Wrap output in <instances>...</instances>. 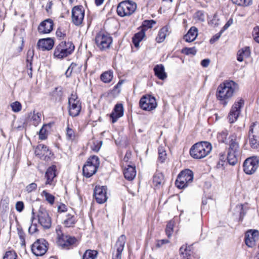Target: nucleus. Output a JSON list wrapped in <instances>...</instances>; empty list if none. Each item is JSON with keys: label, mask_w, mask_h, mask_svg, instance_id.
<instances>
[{"label": "nucleus", "mask_w": 259, "mask_h": 259, "mask_svg": "<svg viewBox=\"0 0 259 259\" xmlns=\"http://www.w3.org/2000/svg\"><path fill=\"white\" fill-rule=\"evenodd\" d=\"M259 232L257 230H250L245 234V243L249 247H253L255 245L258 239Z\"/></svg>", "instance_id": "15"}, {"label": "nucleus", "mask_w": 259, "mask_h": 259, "mask_svg": "<svg viewBox=\"0 0 259 259\" xmlns=\"http://www.w3.org/2000/svg\"><path fill=\"white\" fill-rule=\"evenodd\" d=\"M58 211L59 212H64L67 211V207L64 204H61L58 206Z\"/></svg>", "instance_id": "64"}, {"label": "nucleus", "mask_w": 259, "mask_h": 259, "mask_svg": "<svg viewBox=\"0 0 259 259\" xmlns=\"http://www.w3.org/2000/svg\"><path fill=\"white\" fill-rule=\"evenodd\" d=\"M193 180V172L190 169H185L182 171L178 175L176 181V185L179 189H183L187 187Z\"/></svg>", "instance_id": "6"}, {"label": "nucleus", "mask_w": 259, "mask_h": 259, "mask_svg": "<svg viewBox=\"0 0 259 259\" xmlns=\"http://www.w3.org/2000/svg\"><path fill=\"white\" fill-rule=\"evenodd\" d=\"M248 135H254L259 137V123L255 122L251 124Z\"/></svg>", "instance_id": "36"}, {"label": "nucleus", "mask_w": 259, "mask_h": 259, "mask_svg": "<svg viewBox=\"0 0 259 259\" xmlns=\"http://www.w3.org/2000/svg\"><path fill=\"white\" fill-rule=\"evenodd\" d=\"M56 232L57 235L58 240L61 238L62 236H64L62 234L61 228L60 226H57L56 228Z\"/></svg>", "instance_id": "63"}, {"label": "nucleus", "mask_w": 259, "mask_h": 259, "mask_svg": "<svg viewBox=\"0 0 259 259\" xmlns=\"http://www.w3.org/2000/svg\"><path fill=\"white\" fill-rule=\"evenodd\" d=\"M198 35V30L195 27H192L187 33L184 36V39L187 42L194 41Z\"/></svg>", "instance_id": "26"}, {"label": "nucleus", "mask_w": 259, "mask_h": 259, "mask_svg": "<svg viewBox=\"0 0 259 259\" xmlns=\"http://www.w3.org/2000/svg\"><path fill=\"white\" fill-rule=\"evenodd\" d=\"M158 160L161 162H163L166 158V153L164 147L160 146L158 147Z\"/></svg>", "instance_id": "43"}, {"label": "nucleus", "mask_w": 259, "mask_h": 259, "mask_svg": "<svg viewBox=\"0 0 259 259\" xmlns=\"http://www.w3.org/2000/svg\"><path fill=\"white\" fill-rule=\"evenodd\" d=\"M48 150L47 146L43 144H39L35 150V154L36 156L41 157L45 155V152L48 151Z\"/></svg>", "instance_id": "39"}, {"label": "nucleus", "mask_w": 259, "mask_h": 259, "mask_svg": "<svg viewBox=\"0 0 259 259\" xmlns=\"http://www.w3.org/2000/svg\"><path fill=\"white\" fill-rule=\"evenodd\" d=\"M229 132L226 129L223 130V131L219 132L217 135V139L219 142L222 143H227V137L228 136Z\"/></svg>", "instance_id": "37"}, {"label": "nucleus", "mask_w": 259, "mask_h": 259, "mask_svg": "<svg viewBox=\"0 0 259 259\" xmlns=\"http://www.w3.org/2000/svg\"><path fill=\"white\" fill-rule=\"evenodd\" d=\"M18 234L21 241V243L24 244L25 243V233L23 230L21 228H18Z\"/></svg>", "instance_id": "59"}, {"label": "nucleus", "mask_w": 259, "mask_h": 259, "mask_svg": "<svg viewBox=\"0 0 259 259\" xmlns=\"http://www.w3.org/2000/svg\"><path fill=\"white\" fill-rule=\"evenodd\" d=\"M156 24V21L153 20H146L143 22L141 26V30H144V32L148 29L151 28Z\"/></svg>", "instance_id": "41"}, {"label": "nucleus", "mask_w": 259, "mask_h": 259, "mask_svg": "<svg viewBox=\"0 0 259 259\" xmlns=\"http://www.w3.org/2000/svg\"><path fill=\"white\" fill-rule=\"evenodd\" d=\"M66 139L68 141H72L75 139V135L74 131L68 126L66 128Z\"/></svg>", "instance_id": "46"}, {"label": "nucleus", "mask_w": 259, "mask_h": 259, "mask_svg": "<svg viewBox=\"0 0 259 259\" xmlns=\"http://www.w3.org/2000/svg\"><path fill=\"white\" fill-rule=\"evenodd\" d=\"M98 252L95 250H87L84 253L82 259H97Z\"/></svg>", "instance_id": "38"}, {"label": "nucleus", "mask_w": 259, "mask_h": 259, "mask_svg": "<svg viewBox=\"0 0 259 259\" xmlns=\"http://www.w3.org/2000/svg\"><path fill=\"white\" fill-rule=\"evenodd\" d=\"M62 45L63 44L58 45L56 47L54 53V56L55 58L61 59L70 55L71 49L65 50L62 48H63Z\"/></svg>", "instance_id": "22"}, {"label": "nucleus", "mask_w": 259, "mask_h": 259, "mask_svg": "<svg viewBox=\"0 0 259 259\" xmlns=\"http://www.w3.org/2000/svg\"><path fill=\"white\" fill-rule=\"evenodd\" d=\"M17 254L14 251H7L3 257V259H17Z\"/></svg>", "instance_id": "51"}, {"label": "nucleus", "mask_w": 259, "mask_h": 259, "mask_svg": "<svg viewBox=\"0 0 259 259\" xmlns=\"http://www.w3.org/2000/svg\"><path fill=\"white\" fill-rule=\"evenodd\" d=\"M145 36V32L144 30H140L138 32L136 33L132 38L133 44L136 47L139 46V43L142 40Z\"/></svg>", "instance_id": "30"}, {"label": "nucleus", "mask_w": 259, "mask_h": 259, "mask_svg": "<svg viewBox=\"0 0 259 259\" xmlns=\"http://www.w3.org/2000/svg\"><path fill=\"white\" fill-rule=\"evenodd\" d=\"M80 68V67H77L76 63H72L65 73L66 77H69L72 73L78 72Z\"/></svg>", "instance_id": "35"}, {"label": "nucleus", "mask_w": 259, "mask_h": 259, "mask_svg": "<svg viewBox=\"0 0 259 259\" xmlns=\"http://www.w3.org/2000/svg\"><path fill=\"white\" fill-rule=\"evenodd\" d=\"M174 222L170 221L166 225L165 228V233L168 238L171 236L174 232Z\"/></svg>", "instance_id": "44"}, {"label": "nucleus", "mask_w": 259, "mask_h": 259, "mask_svg": "<svg viewBox=\"0 0 259 259\" xmlns=\"http://www.w3.org/2000/svg\"><path fill=\"white\" fill-rule=\"evenodd\" d=\"M76 241L74 237L69 236H62V238L58 240V243L63 248H68L73 244Z\"/></svg>", "instance_id": "23"}, {"label": "nucleus", "mask_w": 259, "mask_h": 259, "mask_svg": "<svg viewBox=\"0 0 259 259\" xmlns=\"http://www.w3.org/2000/svg\"><path fill=\"white\" fill-rule=\"evenodd\" d=\"M169 242L168 239L158 240L156 241V246L158 248L162 247L164 244H167Z\"/></svg>", "instance_id": "60"}, {"label": "nucleus", "mask_w": 259, "mask_h": 259, "mask_svg": "<svg viewBox=\"0 0 259 259\" xmlns=\"http://www.w3.org/2000/svg\"><path fill=\"white\" fill-rule=\"evenodd\" d=\"M244 105V101L240 98L234 102L231 107L228 115V120L230 123H232L236 121L241 112V109Z\"/></svg>", "instance_id": "9"}, {"label": "nucleus", "mask_w": 259, "mask_h": 259, "mask_svg": "<svg viewBox=\"0 0 259 259\" xmlns=\"http://www.w3.org/2000/svg\"><path fill=\"white\" fill-rule=\"evenodd\" d=\"M112 41V38L110 34L101 32L98 33L95 38L96 44L101 51L109 49Z\"/></svg>", "instance_id": "8"}, {"label": "nucleus", "mask_w": 259, "mask_h": 259, "mask_svg": "<svg viewBox=\"0 0 259 259\" xmlns=\"http://www.w3.org/2000/svg\"><path fill=\"white\" fill-rule=\"evenodd\" d=\"M241 136H238L237 133H233L228 137V142L226 144L228 145L227 160L230 165H234L237 162L240 154L239 141Z\"/></svg>", "instance_id": "2"}, {"label": "nucleus", "mask_w": 259, "mask_h": 259, "mask_svg": "<svg viewBox=\"0 0 259 259\" xmlns=\"http://www.w3.org/2000/svg\"><path fill=\"white\" fill-rule=\"evenodd\" d=\"M38 231L37 225L32 224L28 229V232L30 234H33Z\"/></svg>", "instance_id": "61"}, {"label": "nucleus", "mask_w": 259, "mask_h": 259, "mask_svg": "<svg viewBox=\"0 0 259 259\" xmlns=\"http://www.w3.org/2000/svg\"><path fill=\"white\" fill-rule=\"evenodd\" d=\"M155 75L159 79L163 80L167 78V74L165 72L164 67L162 64L156 65L154 68Z\"/></svg>", "instance_id": "24"}, {"label": "nucleus", "mask_w": 259, "mask_h": 259, "mask_svg": "<svg viewBox=\"0 0 259 259\" xmlns=\"http://www.w3.org/2000/svg\"><path fill=\"white\" fill-rule=\"evenodd\" d=\"M107 189L106 186H96L94 189V196L98 203L102 204L107 201Z\"/></svg>", "instance_id": "16"}, {"label": "nucleus", "mask_w": 259, "mask_h": 259, "mask_svg": "<svg viewBox=\"0 0 259 259\" xmlns=\"http://www.w3.org/2000/svg\"><path fill=\"white\" fill-rule=\"evenodd\" d=\"M250 55V50L249 47H245L238 51L237 60L239 62H242L244 59L248 57Z\"/></svg>", "instance_id": "27"}, {"label": "nucleus", "mask_w": 259, "mask_h": 259, "mask_svg": "<svg viewBox=\"0 0 259 259\" xmlns=\"http://www.w3.org/2000/svg\"><path fill=\"white\" fill-rule=\"evenodd\" d=\"M29 117L30 119V121L32 124L34 126H37L40 122L41 120V113L39 112L35 113L34 111L33 113H30Z\"/></svg>", "instance_id": "33"}, {"label": "nucleus", "mask_w": 259, "mask_h": 259, "mask_svg": "<svg viewBox=\"0 0 259 259\" xmlns=\"http://www.w3.org/2000/svg\"><path fill=\"white\" fill-rule=\"evenodd\" d=\"M194 17L198 22H202L205 21V15L204 12L202 11H198L196 12Z\"/></svg>", "instance_id": "48"}, {"label": "nucleus", "mask_w": 259, "mask_h": 259, "mask_svg": "<svg viewBox=\"0 0 259 259\" xmlns=\"http://www.w3.org/2000/svg\"><path fill=\"white\" fill-rule=\"evenodd\" d=\"M236 208L240 211V219L242 220L246 213V209L244 208L243 204H240L236 206Z\"/></svg>", "instance_id": "57"}, {"label": "nucleus", "mask_w": 259, "mask_h": 259, "mask_svg": "<svg viewBox=\"0 0 259 259\" xmlns=\"http://www.w3.org/2000/svg\"><path fill=\"white\" fill-rule=\"evenodd\" d=\"M180 253L183 255V257L190 255V250H188L187 247L185 245L182 246L180 248Z\"/></svg>", "instance_id": "55"}, {"label": "nucleus", "mask_w": 259, "mask_h": 259, "mask_svg": "<svg viewBox=\"0 0 259 259\" xmlns=\"http://www.w3.org/2000/svg\"><path fill=\"white\" fill-rule=\"evenodd\" d=\"M72 22L76 26L80 25L84 17V10L82 6H74L72 9Z\"/></svg>", "instance_id": "13"}, {"label": "nucleus", "mask_w": 259, "mask_h": 259, "mask_svg": "<svg viewBox=\"0 0 259 259\" xmlns=\"http://www.w3.org/2000/svg\"><path fill=\"white\" fill-rule=\"evenodd\" d=\"M126 239L124 235L119 237L114 246L116 253L115 255L113 254L112 259H121V253L124 247Z\"/></svg>", "instance_id": "17"}, {"label": "nucleus", "mask_w": 259, "mask_h": 259, "mask_svg": "<svg viewBox=\"0 0 259 259\" xmlns=\"http://www.w3.org/2000/svg\"><path fill=\"white\" fill-rule=\"evenodd\" d=\"M164 182V176L161 172H156L153 178V183L154 186L157 188L160 187Z\"/></svg>", "instance_id": "29"}, {"label": "nucleus", "mask_w": 259, "mask_h": 259, "mask_svg": "<svg viewBox=\"0 0 259 259\" xmlns=\"http://www.w3.org/2000/svg\"><path fill=\"white\" fill-rule=\"evenodd\" d=\"M137 4L130 0H126L120 2L117 7V13L120 17L130 16L137 9Z\"/></svg>", "instance_id": "4"}, {"label": "nucleus", "mask_w": 259, "mask_h": 259, "mask_svg": "<svg viewBox=\"0 0 259 259\" xmlns=\"http://www.w3.org/2000/svg\"><path fill=\"white\" fill-rule=\"evenodd\" d=\"M123 174L126 180L128 181L133 180L136 175L135 167L130 165H127V167H125L123 170Z\"/></svg>", "instance_id": "25"}, {"label": "nucleus", "mask_w": 259, "mask_h": 259, "mask_svg": "<svg viewBox=\"0 0 259 259\" xmlns=\"http://www.w3.org/2000/svg\"><path fill=\"white\" fill-rule=\"evenodd\" d=\"M56 171L57 167L56 165H53L48 167L45 176V178L46 179V185L54 186L55 185L54 179L57 176Z\"/></svg>", "instance_id": "18"}, {"label": "nucleus", "mask_w": 259, "mask_h": 259, "mask_svg": "<svg viewBox=\"0 0 259 259\" xmlns=\"http://www.w3.org/2000/svg\"><path fill=\"white\" fill-rule=\"evenodd\" d=\"M139 104L140 107L146 111H151L157 107L155 98L150 95H145L142 96L140 100Z\"/></svg>", "instance_id": "10"}, {"label": "nucleus", "mask_w": 259, "mask_h": 259, "mask_svg": "<svg viewBox=\"0 0 259 259\" xmlns=\"http://www.w3.org/2000/svg\"><path fill=\"white\" fill-rule=\"evenodd\" d=\"M47 126L44 125L39 132V138L40 140H45L47 137Z\"/></svg>", "instance_id": "49"}, {"label": "nucleus", "mask_w": 259, "mask_h": 259, "mask_svg": "<svg viewBox=\"0 0 259 259\" xmlns=\"http://www.w3.org/2000/svg\"><path fill=\"white\" fill-rule=\"evenodd\" d=\"M223 32H224V30H221L219 33H218L216 34L215 35H214L210 39V43L213 44L214 42H215V41L218 40Z\"/></svg>", "instance_id": "62"}, {"label": "nucleus", "mask_w": 259, "mask_h": 259, "mask_svg": "<svg viewBox=\"0 0 259 259\" xmlns=\"http://www.w3.org/2000/svg\"><path fill=\"white\" fill-rule=\"evenodd\" d=\"M48 242L44 239H39L31 246V250L36 256L44 255L48 250Z\"/></svg>", "instance_id": "11"}, {"label": "nucleus", "mask_w": 259, "mask_h": 259, "mask_svg": "<svg viewBox=\"0 0 259 259\" xmlns=\"http://www.w3.org/2000/svg\"><path fill=\"white\" fill-rule=\"evenodd\" d=\"M123 112L124 109L122 104H116L110 116L112 119V122L115 123L118 118L121 117L123 115Z\"/></svg>", "instance_id": "20"}, {"label": "nucleus", "mask_w": 259, "mask_h": 259, "mask_svg": "<svg viewBox=\"0 0 259 259\" xmlns=\"http://www.w3.org/2000/svg\"><path fill=\"white\" fill-rule=\"evenodd\" d=\"M259 160L256 157H252L247 158L243 163L244 171L248 175L255 172L256 170Z\"/></svg>", "instance_id": "14"}, {"label": "nucleus", "mask_w": 259, "mask_h": 259, "mask_svg": "<svg viewBox=\"0 0 259 259\" xmlns=\"http://www.w3.org/2000/svg\"><path fill=\"white\" fill-rule=\"evenodd\" d=\"M68 113L72 117L78 116L81 109V103L76 94H72L68 98Z\"/></svg>", "instance_id": "7"}, {"label": "nucleus", "mask_w": 259, "mask_h": 259, "mask_svg": "<svg viewBox=\"0 0 259 259\" xmlns=\"http://www.w3.org/2000/svg\"><path fill=\"white\" fill-rule=\"evenodd\" d=\"M100 161L98 156L93 155L88 158L82 168L83 174L86 178H90L94 175L99 166Z\"/></svg>", "instance_id": "5"}, {"label": "nucleus", "mask_w": 259, "mask_h": 259, "mask_svg": "<svg viewBox=\"0 0 259 259\" xmlns=\"http://www.w3.org/2000/svg\"><path fill=\"white\" fill-rule=\"evenodd\" d=\"M197 52V50L195 47L185 48L183 50V53L187 55H195Z\"/></svg>", "instance_id": "53"}, {"label": "nucleus", "mask_w": 259, "mask_h": 259, "mask_svg": "<svg viewBox=\"0 0 259 259\" xmlns=\"http://www.w3.org/2000/svg\"><path fill=\"white\" fill-rule=\"evenodd\" d=\"M63 44V49L65 50L70 49V54L73 52L74 50V46L71 41H61L59 45Z\"/></svg>", "instance_id": "47"}, {"label": "nucleus", "mask_w": 259, "mask_h": 259, "mask_svg": "<svg viewBox=\"0 0 259 259\" xmlns=\"http://www.w3.org/2000/svg\"><path fill=\"white\" fill-rule=\"evenodd\" d=\"M212 150L211 144L208 142L195 144L190 150V155L195 159H201L208 155Z\"/></svg>", "instance_id": "3"}, {"label": "nucleus", "mask_w": 259, "mask_h": 259, "mask_svg": "<svg viewBox=\"0 0 259 259\" xmlns=\"http://www.w3.org/2000/svg\"><path fill=\"white\" fill-rule=\"evenodd\" d=\"M54 22L51 19H47L41 22L38 27V32L40 34L50 33L53 29Z\"/></svg>", "instance_id": "19"}, {"label": "nucleus", "mask_w": 259, "mask_h": 259, "mask_svg": "<svg viewBox=\"0 0 259 259\" xmlns=\"http://www.w3.org/2000/svg\"><path fill=\"white\" fill-rule=\"evenodd\" d=\"M63 91L62 88L58 87L55 88V90L52 92V96L55 98L56 101H60L62 99L63 96Z\"/></svg>", "instance_id": "42"}, {"label": "nucleus", "mask_w": 259, "mask_h": 259, "mask_svg": "<svg viewBox=\"0 0 259 259\" xmlns=\"http://www.w3.org/2000/svg\"><path fill=\"white\" fill-rule=\"evenodd\" d=\"M37 184L35 183H32L27 185L25 188V191L29 193L36 190L37 188Z\"/></svg>", "instance_id": "56"}, {"label": "nucleus", "mask_w": 259, "mask_h": 259, "mask_svg": "<svg viewBox=\"0 0 259 259\" xmlns=\"http://www.w3.org/2000/svg\"><path fill=\"white\" fill-rule=\"evenodd\" d=\"M15 208L17 211L19 212H22L24 208V204L23 202L21 201L17 202L16 203Z\"/></svg>", "instance_id": "58"}, {"label": "nucleus", "mask_w": 259, "mask_h": 259, "mask_svg": "<svg viewBox=\"0 0 259 259\" xmlns=\"http://www.w3.org/2000/svg\"><path fill=\"white\" fill-rule=\"evenodd\" d=\"M56 34V36L60 39H63L66 36V30L61 27L57 29Z\"/></svg>", "instance_id": "52"}, {"label": "nucleus", "mask_w": 259, "mask_h": 259, "mask_svg": "<svg viewBox=\"0 0 259 259\" xmlns=\"http://www.w3.org/2000/svg\"><path fill=\"white\" fill-rule=\"evenodd\" d=\"M37 217L38 223L44 229H49L51 227L52 221L51 217L45 208H39Z\"/></svg>", "instance_id": "12"}, {"label": "nucleus", "mask_w": 259, "mask_h": 259, "mask_svg": "<svg viewBox=\"0 0 259 259\" xmlns=\"http://www.w3.org/2000/svg\"><path fill=\"white\" fill-rule=\"evenodd\" d=\"M54 45V41L51 38L39 39L37 42V47L42 51L51 50Z\"/></svg>", "instance_id": "21"}, {"label": "nucleus", "mask_w": 259, "mask_h": 259, "mask_svg": "<svg viewBox=\"0 0 259 259\" xmlns=\"http://www.w3.org/2000/svg\"><path fill=\"white\" fill-rule=\"evenodd\" d=\"M238 90V84L233 80H226L220 83L215 93L219 104L226 107Z\"/></svg>", "instance_id": "1"}, {"label": "nucleus", "mask_w": 259, "mask_h": 259, "mask_svg": "<svg viewBox=\"0 0 259 259\" xmlns=\"http://www.w3.org/2000/svg\"><path fill=\"white\" fill-rule=\"evenodd\" d=\"M236 5L242 7H247L252 4V0H231Z\"/></svg>", "instance_id": "45"}, {"label": "nucleus", "mask_w": 259, "mask_h": 259, "mask_svg": "<svg viewBox=\"0 0 259 259\" xmlns=\"http://www.w3.org/2000/svg\"><path fill=\"white\" fill-rule=\"evenodd\" d=\"M12 110L14 112H19L22 109V106L21 103L18 101L13 102L11 104Z\"/></svg>", "instance_id": "50"}, {"label": "nucleus", "mask_w": 259, "mask_h": 259, "mask_svg": "<svg viewBox=\"0 0 259 259\" xmlns=\"http://www.w3.org/2000/svg\"><path fill=\"white\" fill-rule=\"evenodd\" d=\"M41 196L44 197L45 200L50 204L53 205L55 202V196L49 193L47 190H44L41 194Z\"/></svg>", "instance_id": "40"}, {"label": "nucleus", "mask_w": 259, "mask_h": 259, "mask_svg": "<svg viewBox=\"0 0 259 259\" xmlns=\"http://www.w3.org/2000/svg\"><path fill=\"white\" fill-rule=\"evenodd\" d=\"M113 77V71L111 70H109L102 73L100 76V79L103 82L105 83H109L111 81Z\"/></svg>", "instance_id": "34"}, {"label": "nucleus", "mask_w": 259, "mask_h": 259, "mask_svg": "<svg viewBox=\"0 0 259 259\" xmlns=\"http://www.w3.org/2000/svg\"><path fill=\"white\" fill-rule=\"evenodd\" d=\"M168 33V28L166 26H164L161 28L158 33L157 36L156 38V40L158 43H160L163 42L166 35Z\"/></svg>", "instance_id": "31"}, {"label": "nucleus", "mask_w": 259, "mask_h": 259, "mask_svg": "<svg viewBox=\"0 0 259 259\" xmlns=\"http://www.w3.org/2000/svg\"><path fill=\"white\" fill-rule=\"evenodd\" d=\"M249 145L253 149H259V137L254 135H248Z\"/></svg>", "instance_id": "32"}, {"label": "nucleus", "mask_w": 259, "mask_h": 259, "mask_svg": "<svg viewBox=\"0 0 259 259\" xmlns=\"http://www.w3.org/2000/svg\"><path fill=\"white\" fill-rule=\"evenodd\" d=\"M252 37L254 41L259 44V26H256L253 28Z\"/></svg>", "instance_id": "54"}, {"label": "nucleus", "mask_w": 259, "mask_h": 259, "mask_svg": "<svg viewBox=\"0 0 259 259\" xmlns=\"http://www.w3.org/2000/svg\"><path fill=\"white\" fill-rule=\"evenodd\" d=\"M76 221V217L74 214L68 213L63 223L65 227H71L74 225Z\"/></svg>", "instance_id": "28"}]
</instances>
